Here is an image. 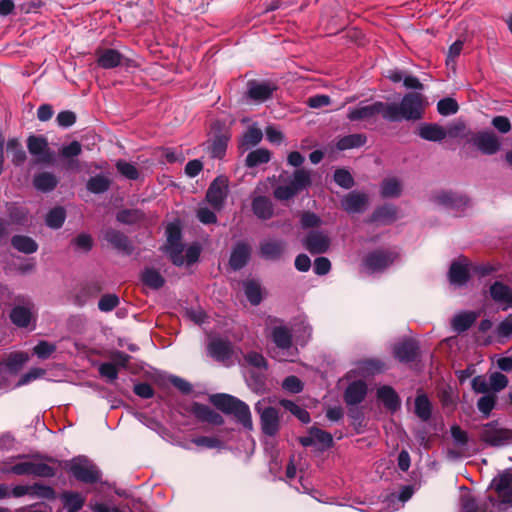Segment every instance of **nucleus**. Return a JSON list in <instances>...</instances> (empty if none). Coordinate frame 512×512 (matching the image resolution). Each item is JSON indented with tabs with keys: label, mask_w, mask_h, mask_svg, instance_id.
I'll list each match as a JSON object with an SVG mask.
<instances>
[{
	"label": "nucleus",
	"mask_w": 512,
	"mask_h": 512,
	"mask_svg": "<svg viewBox=\"0 0 512 512\" xmlns=\"http://www.w3.org/2000/svg\"><path fill=\"white\" fill-rule=\"evenodd\" d=\"M427 106L425 97L420 93L406 94L400 104H386L384 118L390 121L418 120Z\"/></svg>",
	"instance_id": "nucleus-1"
},
{
	"label": "nucleus",
	"mask_w": 512,
	"mask_h": 512,
	"mask_svg": "<svg viewBox=\"0 0 512 512\" xmlns=\"http://www.w3.org/2000/svg\"><path fill=\"white\" fill-rule=\"evenodd\" d=\"M166 233V250L175 265H189L197 261L200 254V248L197 245H191L185 249L181 245L180 229L177 224H169Z\"/></svg>",
	"instance_id": "nucleus-2"
},
{
	"label": "nucleus",
	"mask_w": 512,
	"mask_h": 512,
	"mask_svg": "<svg viewBox=\"0 0 512 512\" xmlns=\"http://www.w3.org/2000/svg\"><path fill=\"white\" fill-rule=\"evenodd\" d=\"M310 184V172L304 169H298L291 177H280V182L275 188L273 195L279 201H287L310 186Z\"/></svg>",
	"instance_id": "nucleus-3"
},
{
	"label": "nucleus",
	"mask_w": 512,
	"mask_h": 512,
	"mask_svg": "<svg viewBox=\"0 0 512 512\" xmlns=\"http://www.w3.org/2000/svg\"><path fill=\"white\" fill-rule=\"evenodd\" d=\"M211 400L218 409L233 414L246 429L253 428L250 409L243 401L227 394L215 395Z\"/></svg>",
	"instance_id": "nucleus-4"
},
{
	"label": "nucleus",
	"mask_w": 512,
	"mask_h": 512,
	"mask_svg": "<svg viewBox=\"0 0 512 512\" xmlns=\"http://www.w3.org/2000/svg\"><path fill=\"white\" fill-rule=\"evenodd\" d=\"M270 399H262L255 404V410L260 415L261 428L266 435H275L280 427L278 411L270 406Z\"/></svg>",
	"instance_id": "nucleus-5"
},
{
	"label": "nucleus",
	"mask_w": 512,
	"mask_h": 512,
	"mask_svg": "<svg viewBox=\"0 0 512 512\" xmlns=\"http://www.w3.org/2000/svg\"><path fill=\"white\" fill-rule=\"evenodd\" d=\"M68 466L71 474L80 481L92 483L100 478L98 469L86 457L74 458Z\"/></svg>",
	"instance_id": "nucleus-6"
},
{
	"label": "nucleus",
	"mask_w": 512,
	"mask_h": 512,
	"mask_svg": "<svg viewBox=\"0 0 512 512\" xmlns=\"http://www.w3.org/2000/svg\"><path fill=\"white\" fill-rule=\"evenodd\" d=\"M480 437L489 445L500 446L512 439V432L499 427L495 423H490L482 427Z\"/></svg>",
	"instance_id": "nucleus-7"
},
{
	"label": "nucleus",
	"mask_w": 512,
	"mask_h": 512,
	"mask_svg": "<svg viewBox=\"0 0 512 512\" xmlns=\"http://www.w3.org/2000/svg\"><path fill=\"white\" fill-rule=\"evenodd\" d=\"M397 254L389 251H375L367 255L364 260V269L368 273L379 272L391 265Z\"/></svg>",
	"instance_id": "nucleus-8"
},
{
	"label": "nucleus",
	"mask_w": 512,
	"mask_h": 512,
	"mask_svg": "<svg viewBox=\"0 0 512 512\" xmlns=\"http://www.w3.org/2000/svg\"><path fill=\"white\" fill-rule=\"evenodd\" d=\"M473 145L483 154L493 155L501 148V141L492 132H478L471 139Z\"/></svg>",
	"instance_id": "nucleus-9"
},
{
	"label": "nucleus",
	"mask_w": 512,
	"mask_h": 512,
	"mask_svg": "<svg viewBox=\"0 0 512 512\" xmlns=\"http://www.w3.org/2000/svg\"><path fill=\"white\" fill-rule=\"evenodd\" d=\"M28 150L37 163H51L54 155L48 147V142L43 137L31 136L28 138Z\"/></svg>",
	"instance_id": "nucleus-10"
},
{
	"label": "nucleus",
	"mask_w": 512,
	"mask_h": 512,
	"mask_svg": "<svg viewBox=\"0 0 512 512\" xmlns=\"http://www.w3.org/2000/svg\"><path fill=\"white\" fill-rule=\"evenodd\" d=\"M227 191V178L219 176L210 185L206 194V199L215 209H220L227 196Z\"/></svg>",
	"instance_id": "nucleus-11"
},
{
	"label": "nucleus",
	"mask_w": 512,
	"mask_h": 512,
	"mask_svg": "<svg viewBox=\"0 0 512 512\" xmlns=\"http://www.w3.org/2000/svg\"><path fill=\"white\" fill-rule=\"evenodd\" d=\"M385 108L386 104L381 102L358 106L349 110L348 118L351 121H364L373 118L377 114H381L384 117Z\"/></svg>",
	"instance_id": "nucleus-12"
},
{
	"label": "nucleus",
	"mask_w": 512,
	"mask_h": 512,
	"mask_svg": "<svg viewBox=\"0 0 512 512\" xmlns=\"http://www.w3.org/2000/svg\"><path fill=\"white\" fill-rule=\"evenodd\" d=\"M368 204V196L364 193L353 191L347 194L341 201L342 208L348 213H360Z\"/></svg>",
	"instance_id": "nucleus-13"
},
{
	"label": "nucleus",
	"mask_w": 512,
	"mask_h": 512,
	"mask_svg": "<svg viewBox=\"0 0 512 512\" xmlns=\"http://www.w3.org/2000/svg\"><path fill=\"white\" fill-rule=\"evenodd\" d=\"M269 337L275 346L283 353L288 351L292 346V334L288 327L277 325L271 328Z\"/></svg>",
	"instance_id": "nucleus-14"
},
{
	"label": "nucleus",
	"mask_w": 512,
	"mask_h": 512,
	"mask_svg": "<svg viewBox=\"0 0 512 512\" xmlns=\"http://www.w3.org/2000/svg\"><path fill=\"white\" fill-rule=\"evenodd\" d=\"M512 475L509 472L500 474L492 481V487L498 494L502 503H510L512 501Z\"/></svg>",
	"instance_id": "nucleus-15"
},
{
	"label": "nucleus",
	"mask_w": 512,
	"mask_h": 512,
	"mask_svg": "<svg viewBox=\"0 0 512 512\" xmlns=\"http://www.w3.org/2000/svg\"><path fill=\"white\" fill-rule=\"evenodd\" d=\"M492 299L502 306L503 310L512 306V289L501 282H495L490 287Z\"/></svg>",
	"instance_id": "nucleus-16"
},
{
	"label": "nucleus",
	"mask_w": 512,
	"mask_h": 512,
	"mask_svg": "<svg viewBox=\"0 0 512 512\" xmlns=\"http://www.w3.org/2000/svg\"><path fill=\"white\" fill-rule=\"evenodd\" d=\"M329 245L328 236L322 232H311L304 242L305 248L312 253H324L328 250Z\"/></svg>",
	"instance_id": "nucleus-17"
},
{
	"label": "nucleus",
	"mask_w": 512,
	"mask_h": 512,
	"mask_svg": "<svg viewBox=\"0 0 512 512\" xmlns=\"http://www.w3.org/2000/svg\"><path fill=\"white\" fill-rule=\"evenodd\" d=\"M469 277V263L466 259H461L452 263L449 271V280L454 285L464 284Z\"/></svg>",
	"instance_id": "nucleus-18"
},
{
	"label": "nucleus",
	"mask_w": 512,
	"mask_h": 512,
	"mask_svg": "<svg viewBox=\"0 0 512 512\" xmlns=\"http://www.w3.org/2000/svg\"><path fill=\"white\" fill-rule=\"evenodd\" d=\"M367 392L366 384L362 380L352 382L346 389L345 401L355 405L363 401Z\"/></svg>",
	"instance_id": "nucleus-19"
},
{
	"label": "nucleus",
	"mask_w": 512,
	"mask_h": 512,
	"mask_svg": "<svg viewBox=\"0 0 512 512\" xmlns=\"http://www.w3.org/2000/svg\"><path fill=\"white\" fill-rule=\"evenodd\" d=\"M418 134L428 141H441L447 137L445 128L438 124H422L418 128Z\"/></svg>",
	"instance_id": "nucleus-20"
},
{
	"label": "nucleus",
	"mask_w": 512,
	"mask_h": 512,
	"mask_svg": "<svg viewBox=\"0 0 512 512\" xmlns=\"http://www.w3.org/2000/svg\"><path fill=\"white\" fill-rule=\"evenodd\" d=\"M377 396L389 410L395 411L400 406V401L396 392L389 386L379 388Z\"/></svg>",
	"instance_id": "nucleus-21"
},
{
	"label": "nucleus",
	"mask_w": 512,
	"mask_h": 512,
	"mask_svg": "<svg viewBox=\"0 0 512 512\" xmlns=\"http://www.w3.org/2000/svg\"><path fill=\"white\" fill-rule=\"evenodd\" d=\"M250 257V248L245 244H238L232 251L230 265L233 269L242 268Z\"/></svg>",
	"instance_id": "nucleus-22"
},
{
	"label": "nucleus",
	"mask_w": 512,
	"mask_h": 512,
	"mask_svg": "<svg viewBox=\"0 0 512 512\" xmlns=\"http://www.w3.org/2000/svg\"><path fill=\"white\" fill-rule=\"evenodd\" d=\"M254 214L261 219H269L273 215V206L266 197H256L252 204Z\"/></svg>",
	"instance_id": "nucleus-23"
},
{
	"label": "nucleus",
	"mask_w": 512,
	"mask_h": 512,
	"mask_svg": "<svg viewBox=\"0 0 512 512\" xmlns=\"http://www.w3.org/2000/svg\"><path fill=\"white\" fill-rule=\"evenodd\" d=\"M380 191L383 197H398L401 195L402 192V184L397 178L389 177L382 181Z\"/></svg>",
	"instance_id": "nucleus-24"
},
{
	"label": "nucleus",
	"mask_w": 512,
	"mask_h": 512,
	"mask_svg": "<svg viewBox=\"0 0 512 512\" xmlns=\"http://www.w3.org/2000/svg\"><path fill=\"white\" fill-rule=\"evenodd\" d=\"M122 62V55L113 49L104 50L98 57V64L105 69L117 67Z\"/></svg>",
	"instance_id": "nucleus-25"
},
{
	"label": "nucleus",
	"mask_w": 512,
	"mask_h": 512,
	"mask_svg": "<svg viewBox=\"0 0 512 512\" xmlns=\"http://www.w3.org/2000/svg\"><path fill=\"white\" fill-rule=\"evenodd\" d=\"M209 354L217 360H225L231 354V346L228 342L222 340H213L208 347Z\"/></svg>",
	"instance_id": "nucleus-26"
},
{
	"label": "nucleus",
	"mask_w": 512,
	"mask_h": 512,
	"mask_svg": "<svg viewBox=\"0 0 512 512\" xmlns=\"http://www.w3.org/2000/svg\"><path fill=\"white\" fill-rule=\"evenodd\" d=\"M274 87L267 83H252L249 87V96L256 101H265L272 95Z\"/></svg>",
	"instance_id": "nucleus-27"
},
{
	"label": "nucleus",
	"mask_w": 512,
	"mask_h": 512,
	"mask_svg": "<svg viewBox=\"0 0 512 512\" xmlns=\"http://www.w3.org/2000/svg\"><path fill=\"white\" fill-rule=\"evenodd\" d=\"M57 178L49 172H43L34 177L33 184L36 189L47 192L51 191L57 185Z\"/></svg>",
	"instance_id": "nucleus-28"
},
{
	"label": "nucleus",
	"mask_w": 512,
	"mask_h": 512,
	"mask_svg": "<svg viewBox=\"0 0 512 512\" xmlns=\"http://www.w3.org/2000/svg\"><path fill=\"white\" fill-rule=\"evenodd\" d=\"M476 314L473 312H462L454 316L452 327L457 332L467 330L476 320Z\"/></svg>",
	"instance_id": "nucleus-29"
},
{
	"label": "nucleus",
	"mask_w": 512,
	"mask_h": 512,
	"mask_svg": "<svg viewBox=\"0 0 512 512\" xmlns=\"http://www.w3.org/2000/svg\"><path fill=\"white\" fill-rule=\"evenodd\" d=\"M381 368H382V366L377 361H374V360L363 361L358 364V366L355 370H352L348 373V378H352V376L354 374L365 377V376H368L370 374L380 371Z\"/></svg>",
	"instance_id": "nucleus-30"
},
{
	"label": "nucleus",
	"mask_w": 512,
	"mask_h": 512,
	"mask_svg": "<svg viewBox=\"0 0 512 512\" xmlns=\"http://www.w3.org/2000/svg\"><path fill=\"white\" fill-rule=\"evenodd\" d=\"M41 494L43 496H50L52 495L53 491L49 488V487H44V486H23V485H18V486H15L12 490V495L15 496V497H21V496H24L26 494Z\"/></svg>",
	"instance_id": "nucleus-31"
},
{
	"label": "nucleus",
	"mask_w": 512,
	"mask_h": 512,
	"mask_svg": "<svg viewBox=\"0 0 512 512\" xmlns=\"http://www.w3.org/2000/svg\"><path fill=\"white\" fill-rule=\"evenodd\" d=\"M64 507L68 512H77L85 502V498L79 493H64L62 495Z\"/></svg>",
	"instance_id": "nucleus-32"
},
{
	"label": "nucleus",
	"mask_w": 512,
	"mask_h": 512,
	"mask_svg": "<svg viewBox=\"0 0 512 512\" xmlns=\"http://www.w3.org/2000/svg\"><path fill=\"white\" fill-rule=\"evenodd\" d=\"M110 179L103 174L91 177L87 182V189L95 194L105 192L110 186Z\"/></svg>",
	"instance_id": "nucleus-33"
},
{
	"label": "nucleus",
	"mask_w": 512,
	"mask_h": 512,
	"mask_svg": "<svg viewBox=\"0 0 512 512\" xmlns=\"http://www.w3.org/2000/svg\"><path fill=\"white\" fill-rule=\"evenodd\" d=\"M284 251V246L278 241H266L261 245V255L267 259H276Z\"/></svg>",
	"instance_id": "nucleus-34"
},
{
	"label": "nucleus",
	"mask_w": 512,
	"mask_h": 512,
	"mask_svg": "<svg viewBox=\"0 0 512 512\" xmlns=\"http://www.w3.org/2000/svg\"><path fill=\"white\" fill-rule=\"evenodd\" d=\"M12 244L15 249L27 254L34 253L38 248L37 243L32 238L27 236L13 237Z\"/></svg>",
	"instance_id": "nucleus-35"
},
{
	"label": "nucleus",
	"mask_w": 512,
	"mask_h": 512,
	"mask_svg": "<svg viewBox=\"0 0 512 512\" xmlns=\"http://www.w3.org/2000/svg\"><path fill=\"white\" fill-rule=\"evenodd\" d=\"M435 201L437 204L445 206V207H459L465 203L462 197H459L451 192H440L435 196Z\"/></svg>",
	"instance_id": "nucleus-36"
},
{
	"label": "nucleus",
	"mask_w": 512,
	"mask_h": 512,
	"mask_svg": "<svg viewBox=\"0 0 512 512\" xmlns=\"http://www.w3.org/2000/svg\"><path fill=\"white\" fill-rule=\"evenodd\" d=\"M394 353L400 361H410L416 355L414 342L406 341L395 347Z\"/></svg>",
	"instance_id": "nucleus-37"
},
{
	"label": "nucleus",
	"mask_w": 512,
	"mask_h": 512,
	"mask_svg": "<svg viewBox=\"0 0 512 512\" xmlns=\"http://www.w3.org/2000/svg\"><path fill=\"white\" fill-rule=\"evenodd\" d=\"M104 238L107 242L118 249L127 250L129 248L126 236L116 230H107L104 234Z\"/></svg>",
	"instance_id": "nucleus-38"
},
{
	"label": "nucleus",
	"mask_w": 512,
	"mask_h": 512,
	"mask_svg": "<svg viewBox=\"0 0 512 512\" xmlns=\"http://www.w3.org/2000/svg\"><path fill=\"white\" fill-rule=\"evenodd\" d=\"M263 137L262 131L256 127H250L248 131L243 135L240 146L248 149L258 144Z\"/></svg>",
	"instance_id": "nucleus-39"
},
{
	"label": "nucleus",
	"mask_w": 512,
	"mask_h": 512,
	"mask_svg": "<svg viewBox=\"0 0 512 512\" xmlns=\"http://www.w3.org/2000/svg\"><path fill=\"white\" fill-rule=\"evenodd\" d=\"M365 140V137L361 134L348 135L338 141L337 148L340 150L357 148L362 146Z\"/></svg>",
	"instance_id": "nucleus-40"
},
{
	"label": "nucleus",
	"mask_w": 512,
	"mask_h": 512,
	"mask_svg": "<svg viewBox=\"0 0 512 512\" xmlns=\"http://www.w3.org/2000/svg\"><path fill=\"white\" fill-rule=\"evenodd\" d=\"M65 217V210L61 207H56L48 212L46 216V224L50 228L58 229L64 223Z\"/></svg>",
	"instance_id": "nucleus-41"
},
{
	"label": "nucleus",
	"mask_w": 512,
	"mask_h": 512,
	"mask_svg": "<svg viewBox=\"0 0 512 512\" xmlns=\"http://www.w3.org/2000/svg\"><path fill=\"white\" fill-rule=\"evenodd\" d=\"M142 280L147 286L153 289H158L162 287L164 284L163 277L160 275L158 271L154 269L144 270V272L142 273Z\"/></svg>",
	"instance_id": "nucleus-42"
},
{
	"label": "nucleus",
	"mask_w": 512,
	"mask_h": 512,
	"mask_svg": "<svg viewBox=\"0 0 512 512\" xmlns=\"http://www.w3.org/2000/svg\"><path fill=\"white\" fill-rule=\"evenodd\" d=\"M10 318L15 325L25 327L30 322L31 313L27 308L15 307L10 314Z\"/></svg>",
	"instance_id": "nucleus-43"
},
{
	"label": "nucleus",
	"mask_w": 512,
	"mask_h": 512,
	"mask_svg": "<svg viewBox=\"0 0 512 512\" xmlns=\"http://www.w3.org/2000/svg\"><path fill=\"white\" fill-rule=\"evenodd\" d=\"M310 434L313 437L314 445H320L323 448H328L333 443V438L331 434L317 427L310 428Z\"/></svg>",
	"instance_id": "nucleus-44"
},
{
	"label": "nucleus",
	"mask_w": 512,
	"mask_h": 512,
	"mask_svg": "<svg viewBox=\"0 0 512 512\" xmlns=\"http://www.w3.org/2000/svg\"><path fill=\"white\" fill-rule=\"evenodd\" d=\"M270 159V153L266 149H257L250 152L246 158V164L249 167H254L262 163L268 162Z\"/></svg>",
	"instance_id": "nucleus-45"
},
{
	"label": "nucleus",
	"mask_w": 512,
	"mask_h": 512,
	"mask_svg": "<svg viewBox=\"0 0 512 512\" xmlns=\"http://www.w3.org/2000/svg\"><path fill=\"white\" fill-rule=\"evenodd\" d=\"M7 153L12 154V161L15 164H21L26 158V154L21 148V145L17 139H11L7 143Z\"/></svg>",
	"instance_id": "nucleus-46"
},
{
	"label": "nucleus",
	"mask_w": 512,
	"mask_h": 512,
	"mask_svg": "<svg viewBox=\"0 0 512 512\" xmlns=\"http://www.w3.org/2000/svg\"><path fill=\"white\" fill-rule=\"evenodd\" d=\"M280 403L285 409L289 410L293 415H295L301 422L308 423L310 421L309 413L297 404L289 400H282Z\"/></svg>",
	"instance_id": "nucleus-47"
},
{
	"label": "nucleus",
	"mask_w": 512,
	"mask_h": 512,
	"mask_svg": "<svg viewBox=\"0 0 512 512\" xmlns=\"http://www.w3.org/2000/svg\"><path fill=\"white\" fill-rule=\"evenodd\" d=\"M415 412L423 420L430 417V402L425 395H418L415 400Z\"/></svg>",
	"instance_id": "nucleus-48"
},
{
	"label": "nucleus",
	"mask_w": 512,
	"mask_h": 512,
	"mask_svg": "<svg viewBox=\"0 0 512 512\" xmlns=\"http://www.w3.org/2000/svg\"><path fill=\"white\" fill-rule=\"evenodd\" d=\"M245 295L248 300L253 304L257 305L262 299V293L259 285L255 282L244 283Z\"/></svg>",
	"instance_id": "nucleus-49"
},
{
	"label": "nucleus",
	"mask_w": 512,
	"mask_h": 512,
	"mask_svg": "<svg viewBox=\"0 0 512 512\" xmlns=\"http://www.w3.org/2000/svg\"><path fill=\"white\" fill-rule=\"evenodd\" d=\"M196 413L199 418L206 420L213 424H221L223 422L222 417L211 410L209 407L199 405L196 407Z\"/></svg>",
	"instance_id": "nucleus-50"
},
{
	"label": "nucleus",
	"mask_w": 512,
	"mask_h": 512,
	"mask_svg": "<svg viewBox=\"0 0 512 512\" xmlns=\"http://www.w3.org/2000/svg\"><path fill=\"white\" fill-rule=\"evenodd\" d=\"M74 248L80 252H88L93 246V239L89 234L82 233L72 241Z\"/></svg>",
	"instance_id": "nucleus-51"
},
{
	"label": "nucleus",
	"mask_w": 512,
	"mask_h": 512,
	"mask_svg": "<svg viewBox=\"0 0 512 512\" xmlns=\"http://www.w3.org/2000/svg\"><path fill=\"white\" fill-rule=\"evenodd\" d=\"M29 360V356L24 352L11 353L5 363V366L9 369H17L25 364Z\"/></svg>",
	"instance_id": "nucleus-52"
},
{
	"label": "nucleus",
	"mask_w": 512,
	"mask_h": 512,
	"mask_svg": "<svg viewBox=\"0 0 512 512\" xmlns=\"http://www.w3.org/2000/svg\"><path fill=\"white\" fill-rule=\"evenodd\" d=\"M437 109L441 115L447 116L455 114L458 111V104L452 98H445L438 102Z\"/></svg>",
	"instance_id": "nucleus-53"
},
{
	"label": "nucleus",
	"mask_w": 512,
	"mask_h": 512,
	"mask_svg": "<svg viewBox=\"0 0 512 512\" xmlns=\"http://www.w3.org/2000/svg\"><path fill=\"white\" fill-rule=\"evenodd\" d=\"M489 384L492 391L498 392L507 386L508 379L504 374L494 372L489 376Z\"/></svg>",
	"instance_id": "nucleus-54"
},
{
	"label": "nucleus",
	"mask_w": 512,
	"mask_h": 512,
	"mask_svg": "<svg viewBox=\"0 0 512 512\" xmlns=\"http://www.w3.org/2000/svg\"><path fill=\"white\" fill-rule=\"evenodd\" d=\"M334 180L339 186L345 189L351 188L354 184L353 177L347 170L344 169L335 171Z\"/></svg>",
	"instance_id": "nucleus-55"
},
{
	"label": "nucleus",
	"mask_w": 512,
	"mask_h": 512,
	"mask_svg": "<svg viewBox=\"0 0 512 512\" xmlns=\"http://www.w3.org/2000/svg\"><path fill=\"white\" fill-rule=\"evenodd\" d=\"M119 303V298L115 294H106L101 297L98 307L103 312L113 310Z\"/></svg>",
	"instance_id": "nucleus-56"
},
{
	"label": "nucleus",
	"mask_w": 512,
	"mask_h": 512,
	"mask_svg": "<svg viewBox=\"0 0 512 512\" xmlns=\"http://www.w3.org/2000/svg\"><path fill=\"white\" fill-rule=\"evenodd\" d=\"M447 137L462 138L467 136L466 125L462 121H457L445 128Z\"/></svg>",
	"instance_id": "nucleus-57"
},
{
	"label": "nucleus",
	"mask_w": 512,
	"mask_h": 512,
	"mask_svg": "<svg viewBox=\"0 0 512 512\" xmlns=\"http://www.w3.org/2000/svg\"><path fill=\"white\" fill-rule=\"evenodd\" d=\"M116 167L118 171L128 179L135 180L139 176L138 170L131 163L125 161H118Z\"/></svg>",
	"instance_id": "nucleus-58"
},
{
	"label": "nucleus",
	"mask_w": 512,
	"mask_h": 512,
	"mask_svg": "<svg viewBox=\"0 0 512 512\" xmlns=\"http://www.w3.org/2000/svg\"><path fill=\"white\" fill-rule=\"evenodd\" d=\"M55 349V345L46 341H41L34 347L33 351L39 358L46 359L55 351Z\"/></svg>",
	"instance_id": "nucleus-59"
},
{
	"label": "nucleus",
	"mask_w": 512,
	"mask_h": 512,
	"mask_svg": "<svg viewBox=\"0 0 512 512\" xmlns=\"http://www.w3.org/2000/svg\"><path fill=\"white\" fill-rule=\"evenodd\" d=\"M82 151L81 144L77 141H73L69 143L68 145H65L61 148V155L64 158H73L78 156Z\"/></svg>",
	"instance_id": "nucleus-60"
},
{
	"label": "nucleus",
	"mask_w": 512,
	"mask_h": 512,
	"mask_svg": "<svg viewBox=\"0 0 512 512\" xmlns=\"http://www.w3.org/2000/svg\"><path fill=\"white\" fill-rule=\"evenodd\" d=\"M451 435L455 444L461 448L465 447L468 442L467 433L462 430L459 426L451 427Z\"/></svg>",
	"instance_id": "nucleus-61"
},
{
	"label": "nucleus",
	"mask_w": 512,
	"mask_h": 512,
	"mask_svg": "<svg viewBox=\"0 0 512 512\" xmlns=\"http://www.w3.org/2000/svg\"><path fill=\"white\" fill-rule=\"evenodd\" d=\"M32 475L40 477H51L54 475V471L45 463L32 462Z\"/></svg>",
	"instance_id": "nucleus-62"
},
{
	"label": "nucleus",
	"mask_w": 512,
	"mask_h": 512,
	"mask_svg": "<svg viewBox=\"0 0 512 512\" xmlns=\"http://www.w3.org/2000/svg\"><path fill=\"white\" fill-rule=\"evenodd\" d=\"M478 409L488 415L495 406V397L492 395H485L478 400Z\"/></svg>",
	"instance_id": "nucleus-63"
},
{
	"label": "nucleus",
	"mask_w": 512,
	"mask_h": 512,
	"mask_svg": "<svg viewBox=\"0 0 512 512\" xmlns=\"http://www.w3.org/2000/svg\"><path fill=\"white\" fill-rule=\"evenodd\" d=\"M497 336L501 338H509L512 336V317L504 319L497 327Z\"/></svg>",
	"instance_id": "nucleus-64"
}]
</instances>
